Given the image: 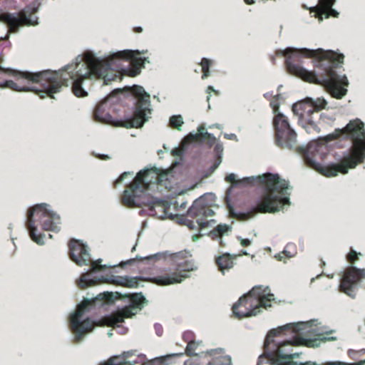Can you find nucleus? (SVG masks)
Wrapping results in <instances>:
<instances>
[{"label":"nucleus","mask_w":365,"mask_h":365,"mask_svg":"<svg viewBox=\"0 0 365 365\" xmlns=\"http://www.w3.org/2000/svg\"><path fill=\"white\" fill-rule=\"evenodd\" d=\"M276 144L282 149L295 150L303 153L305 163L319 171L326 177L336 176L339 173L346 174L349 168H354L365 158V130L364 124L359 119L351 120L344 128H336L325 137L327 142L336 140L342 135L353 142L350 154L342 158L337 164L322 166L319 162L322 160V146L314 143L308 145L306 150L297 146V133L291 128L287 118L282 113H277L274 118Z\"/></svg>","instance_id":"nucleus-1"},{"label":"nucleus","mask_w":365,"mask_h":365,"mask_svg":"<svg viewBox=\"0 0 365 365\" xmlns=\"http://www.w3.org/2000/svg\"><path fill=\"white\" fill-rule=\"evenodd\" d=\"M278 52L286 57L285 64L289 73L304 81L324 86L335 98L341 99L346 94L347 90L341 86H348L347 78L337 72L344 63V54L322 48H288Z\"/></svg>","instance_id":"nucleus-2"},{"label":"nucleus","mask_w":365,"mask_h":365,"mask_svg":"<svg viewBox=\"0 0 365 365\" xmlns=\"http://www.w3.org/2000/svg\"><path fill=\"white\" fill-rule=\"evenodd\" d=\"M304 327L305 324L303 322L287 324L268 332L264 340V349L274 365H365V360L356 363L327 361L322 364L312 361H293L294 359L299 357V354L294 352L293 348L308 345L305 339L299 336Z\"/></svg>","instance_id":"nucleus-3"},{"label":"nucleus","mask_w":365,"mask_h":365,"mask_svg":"<svg viewBox=\"0 0 365 365\" xmlns=\"http://www.w3.org/2000/svg\"><path fill=\"white\" fill-rule=\"evenodd\" d=\"M243 181L248 184L260 185L263 190L255 207L247 212H238L235 215L239 220H248L259 212L273 213L279 211L284 205L289 204V194L287 192L289 182L280 178L277 174L268 173L256 178H244Z\"/></svg>","instance_id":"nucleus-4"},{"label":"nucleus","mask_w":365,"mask_h":365,"mask_svg":"<svg viewBox=\"0 0 365 365\" xmlns=\"http://www.w3.org/2000/svg\"><path fill=\"white\" fill-rule=\"evenodd\" d=\"M131 92L137 99L132 118L125 120H115L112 115L105 110V106L108 102L117 94L121 93L120 90H115L96 106L94 111L95 120L115 127L141 128L148 121L149 115L151 114L150 95L140 86H133L131 88Z\"/></svg>","instance_id":"nucleus-5"},{"label":"nucleus","mask_w":365,"mask_h":365,"mask_svg":"<svg viewBox=\"0 0 365 365\" xmlns=\"http://www.w3.org/2000/svg\"><path fill=\"white\" fill-rule=\"evenodd\" d=\"M90 303L89 301H84L78 305L75 312L70 316L69 327L74 334V342L78 343L83 340L84 336L91 332L95 327H113L124 321L125 318L132 317L135 314L136 309L130 305L124 307L121 311L115 312L111 315L103 317L98 322L91 319L89 317L81 322V317L86 307Z\"/></svg>","instance_id":"nucleus-6"},{"label":"nucleus","mask_w":365,"mask_h":365,"mask_svg":"<svg viewBox=\"0 0 365 365\" xmlns=\"http://www.w3.org/2000/svg\"><path fill=\"white\" fill-rule=\"evenodd\" d=\"M36 222L44 230L58 232L60 230L61 218L58 215L49 210L46 204L36 205L29 209L26 226L29 230L30 237L36 243L43 245L44 235H37Z\"/></svg>","instance_id":"nucleus-7"},{"label":"nucleus","mask_w":365,"mask_h":365,"mask_svg":"<svg viewBox=\"0 0 365 365\" xmlns=\"http://www.w3.org/2000/svg\"><path fill=\"white\" fill-rule=\"evenodd\" d=\"M266 292L267 289H262V286L254 287L232 306L233 314L238 319H242L257 315L261 308L270 307L271 302L274 300V294Z\"/></svg>","instance_id":"nucleus-8"},{"label":"nucleus","mask_w":365,"mask_h":365,"mask_svg":"<svg viewBox=\"0 0 365 365\" xmlns=\"http://www.w3.org/2000/svg\"><path fill=\"white\" fill-rule=\"evenodd\" d=\"M327 104V102L324 98H318L313 101L307 98L294 103L292 106V111L298 117L299 124L308 133H319V124L322 117L320 111L325 108Z\"/></svg>","instance_id":"nucleus-9"},{"label":"nucleus","mask_w":365,"mask_h":365,"mask_svg":"<svg viewBox=\"0 0 365 365\" xmlns=\"http://www.w3.org/2000/svg\"><path fill=\"white\" fill-rule=\"evenodd\" d=\"M159 170L157 168L141 170L136 175L128 189L123 191L121 202L128 207H140L138 198L149 188L151 184H158Z\"/></svg>","instance_id":"nucleus-10"},{"label":"nucleus","mask_w":365,"mask_h":365,"mask_svg":"<svg viewBox=\"0 0 365 365\" xmlns=\"http://www.w3.org/2000/svg\"><path fill=\"white\" fill-rule=\"evenodd\" d=\"M191 255L189 252L182 251L175 253L172 259L175 262V267L165 271L160 275L152 277L150 281L160 286H166L182 282L188 277L187 272L195 270L194 262L189 257Z\"/></svg>","instance_id":"nucleus-11"},{"label":"nucleus","mask_w":365,"mask_h":365,"mask_svg":"<svg viewBox=\"0 0 365 365\" xmlns=\"http://www.w3.org/2000/svg\"><path fill=\"white\" fill-rule=\"evenodd\" d=\"M38 6L34 4H29L19 13H8L4 15V21L7 24L9 33H16L21 26H36L38 17L35 15Z\"/></svg>","instance_id":"nucleus-12"},{"label":"nucleus","mask_w":365,"mask_h":365,"mask_svg":"<svg viewBox=\"0 0 365 365\" xmlns=\"http://www.w3.org/2000/svg\"><path fill=\"white\" fill-rule=\"evenodd\" d=\"M212 215H214V211L210 207L203 205L201 200H195L187 211V216L192 218L188 221L187 226L192 230L197 228L201 232L215 223L214 220H207L208 217Z\"/></svg>","instance_id":"nucleus-13"},{"label":"nucleus","mask_w":365,"mask_h":365,"mask_svg":"<svg viewBox=\"0 0 365 365\" xmlns=\"http://www.w3.org/2000/svg\"><path fill=\"white\" fill-rule=\"evenodd\" d=\"M140 53L138 51H133L130 50H124L118 51L111 54L106 59L101 61L103 63H107L108 66V74L113 70L115 67H118V63L120 61H130V65L133 67V69L130 71V76H135L140 73V68L143 66L145 58H143L139 56Z\"/></svg>","instance_id":"nucleus-14"},{"label":"nucleus","mask_w":365,"mask_h":365,"mask_svg":"<svg viewBox=\"0 0 365 365\" xmlns=\"http://www.w3.org/2000/svg\"><path fill=\"white\" fill-rule=\"evenodd\" d=\"M70 258L79 266L91 267V271H102L106 266L101 265V260L93 262L88 252V246L81 240L71 239L68 243Z\"/></svg>","instance_id":"nucleus-15"},{"label":"nucleus","mask_w":365,"mask_h":365,"mask_svg":"<svg viewBox=\"0 0 365 365\" xmlns=\"http://www.w3.org/2000/svg\"><path fill=\"white\" fill-rule=\"evenodd\" d=\"M364 279L365 269H359L354 266H349L342 273L339 290L351 298H354L360 282Z\"/></svg>","instance_id":"nucleus-16"},{"label":"nucleus","mask_w":365,"mask_h":365,"mask_svg":"<svg viewBox=\"0 0 365 365\" xmlns=\"http://www.w3.org/2000/svg\"><path fill=\"white\" fill-rule=\"evenodd\" d=\"M207 353L211 356L212 365H232L231 356L226 354L224 349H210Z\"/></svg>","instance_id":"nucleus-17"},{"label":"nucleus","mask_w":365,"mask_h":365,"mask_svg":"<svg viewBox=\"0 0 365 365\" xmlns=\"http://www.w3.org/2000/svg\"><path fill=\"white\" fill-rule=\"evenodd\" d=\"M237 255H231L229 253H224L215 258V263L218 269L224 274L225 271H229L234 267V259Z\"/></svg>","instance_id":"nucleus-18"},{"label":"nucleus","mask_w":365,"mask_h":365,"mask_svg":"<svg viewBox=\"0 0 365 365\" xmlns=\"http://www.w3.org/2000/svg\"><path fill=\"white\" fill-rule=\"evenodd\" d=\"M158 184L170 191L176 184V180L171 171H163L159 173Z\"/></svg>","instance_id":"nucleus-19"},{"label":"nucleus","mask_w":365,"mask_h":365,"mask_svg":"<svg viewBox=\"0 0 365 365\" xmlns=\"http://www.w3.org/2000/svg\"><path fill=\"white\" fill-rule=\"evenodd\" d=\"M143 280V278L140 277L119 276L116 277L113 282L116 285L127 288H137L139 282Z\"/></svg>","instance_id":"nucleus-20"},{"label":"nucleus","mask_w":365,"mask_h":365,"mask_svg":"<svg viewBox=\"0 0 365 365\" xmlns=\"http://www.w3.org/2000/svg\"><path fill=\"white\" fill-rule=\"evenodd\" d=\"M150 212L155 215H157L158 211L163 212V215H167V210L169 208V205L167 202L161 200H153L147 204Z\"/></svg>","instance_id":"nucleus-21"},{"label":"nucleus","mask_w":365,"mask_h":365,"mask_svg":"<svg viewBox=\"0 0 365 365\" xmlns=\"http://www.w3.org/2000/svg\"><path fill=\"white\" fill-rule=\"evenodd\" d=\"M231 230V226L227 224H220L210 232L209 236L213 240L222 238V236L227 235Z\"/></svg>","instance_id":"nucleus-22"},{"label":"nucleus","mask_w":365,"mask_h":365,"mask_svg":"<svg viewBox=\"0 0 365 365\" xmlns=\"http://www.w3.org/2000/svg\"><path fill=\"white\" fill-rule=\"evenodd\" d=\"M130 306L134 309H142L143 304L147 302L146 299L142 293H135L130 297Z\"/></svg>","instance_id":"nucleus-23"},{"label":"nucleus","mask_w":365,"mask_h":365,"mask_svg":"<svg viewBox=\"0 0 365 365\" xmlns=\"http://www.w3.org/2000/svg\"><path fill=\"white\" fill-rule=\"evenodd\" d=\"M205 128L200 127L198 129L199 133L196 135H190L187 138H199L202 140H207L210 145L215 142V138L207 131L204 132Z\"/></svg>","instance_id":"nucleus-24"},{"label":"nucleus","mask_w":365,"mask_h":365,"mask_svg":"<svg viewBox=\"0 0 365 365\" xmlns=\"http://www.w3.org/2000/svg\"><path fill=\"white\" fill-rule=\"evenodd\" d=\"M317 9V16L319 18L320 21L323 19V17L329 18V16L338 17L339 13L333 9L331 7L327 9L325 8H316Z\"/></svg>","instance_id":"nucleus-25"},{"label":"nucleus","mask_w":365,"mask_h":365,"mask_svg":"<svg viewBox=\"0 0 365 365\" xmlns=\"http://www.w3.org/2000/svg\"><path fill=\"white\" fill-rule=\"evenodd\" d=\"M212 61L208 58H202L200 62L202 67V78L205 79L210 76V67L212 65Z\"/></svg>","instance_id":"nucleus-26"},{"label":"nucleus","mask_w":365,"mask_h":365,"mask_svg":"<svg viewBox=\"0 0 365 365\" xmlns=\"http://www.w3.org/2000/svg\"><path fill=\"white\" fill-rule=\"evenodd\" d=\"M165 256L163 253H157V254H154V255H150V256H147V257H136L134 259H129L128 261H127V264H132L134 261L135 260H138V261H143V260H148V261H150V260H152V261H157V260H159L162 258H164Z\"/></svg>","instance_id":"nucleus-27"},{"label":"nucleus","mask_w":365,"mask_h":365,"mask_svg":"<svg viewBox=\"0 0 365 365\" xmlns=\"http://www.w3.org/2000/svg\"><path fill=\"white\" fill-rule=\"evenodd\" d=\"M169 124L171 128L180 130L183 124L182 117L180 115L171 116Z\"/></svg>","instance_id":"nucleus-28"},{"label":"nucleus","mask_w":365,"mask_h":365,"mask_svg":"<svg viewBox=\"0 0 365 365\" xmlns=\"http://www.w3.org/2000/svg\"><path fill=\"white\" fill-rule=\"evenodd\" d=\"M9 34H6L4 37L0 38V63L3 61L4 55L2 53L4 48H9L11 43L9 40Z\"/></svg>","instance_id":"nucleus-29"},{"label":"nucleus","mask_w":365,"mask_h":365,"mask_svg":"<svg viewBox=\"0 0 365 365\" xmlns=\"http://www.w3.org/2000/svg\"><path fill=\"white\" fill-rule=\"evenodd\" d=\"M361 255V252H357L351 248L349 252L346 255V259L350 264H354L357 260H359V256Z\"/></svg>","instance_id":"nucleus-30"},{"label":"nucleus","mask_w":365,"mask_h":365,"mask_svg":"<svg viewBox=\"0 0 365 365\" xmlns=\"http://www.w3.org/2000/svg\"><path fill=\"white\" fill-rule=\"evenodd\" d=\"M96 283L93 280H89L88 279V274H83L81 278L78 283V285L81 288L85 289L88 287L95 285Z\"/></svg>","instance_id":"nucleus-31"},{"label":"nucleus","mask_w":365,"mask_h":365,"mask_svg":"<svg viewBox=\"0 0 365 365\" xmlns=\"http://www.w3.org/2000/svg\"><path fill=\"white\" fill-rule=\"evenodd\" d=\"M197 346V344L195 341H190L187 343L185 352L188 356L195 355V351Z\"/></svg>","instance_id":"nucleus-32"},{"label":"nucleus","mask_w":365,"mask_h":365,"mask_svg":"<svg viewBox=\"0 0 365 365\" xmlns=\"http://www.w3.org/2000/svg\"><path fill=\"white\" fill-rule=\"evenodd\" d=\"M101 294L99 295V297H101ZM101 299L104 301L106 303H112L114 302L115 298H114L113 293L105 292V293L102 294V297Z\"/></svg>","instance_id":"nucleus-33"},{"label":"nucleus","mask_w":365,"mask_h":365,"mask_svg":"<svg viewBox=\"0 0 365 365\" xmlns=\"http://www.w3.org/2000/svg\"><path fill=\"white\" fill-rule=\"evenodd\" d=\"M319 5L317 8H325L327 7V9L332 7L334 5L335 0H319Z\"/></svg>","instance_id":"nucleus-34"},{"label":"nucleus","mask_w":365,"mask_h":365,"mask_svg":"<svg viewBox=\"0 0 365 365\" xmlns=\"http://www.w3.org/2000/svg\"><path fill=\"white\" fill-rule=\"evenodd\" d=\"M364 353L365 349H361L360 351L349 350L348 351L349 356L352 359H356L358 354H364Z\"/></svg>","instance_id":"nucleus-35"},{"label":"nucleus","mask_w":365,"mask_h":365,"mask_svg":"<svg viewBox=\"0 0 365 365\" xmlns=\"http://www.w3.org/2000/svg\"><path fill=\"white\" fill-rule=\"evenodd\" d=\"M135 351H128L123 352L120 356L124 359V361H130L129 358L135 354Z\"/></svg>","instance_id":"nucleus-36"},{"label":"nucleus","mask_w":365,"mask_h":365,"mask_svg":"<svg viewBox=\"0 0 365 365\" xmlns=\"http://www.w3.org/2000/svg\"><path fill=\"white\" fill-rule=\"evenodd\" d=\"M129 175H130V173L128 172H124L122 173L120 177L115 181L114 186L116 187L118 184L121 183L123 180Z\"/></svg>","instance_id":"nucleus-37"},{"label":"nucleus","mask_w":365,"mask_h":365,"mask_svg":"<svg viewBox=\"0 0 365 365\" xmlns=\"http://www.w3.org/2000/svg\"><path fill=\"white\" fill-rule=\"evenodd\" d=\"M225 180L228 182L235 183L236 182L235 175L233 173H230V174L227 175L225 177Z\"/></svg>","instance_id":"nucleus-38"},{"label":"nucleus","mask_w":365,"mask_h":365,"mask_svg":"<svg viewBox=\"0 0 365 365\" xmlns=\"http://www.w3.org/2000/svg\"><path fill=\"white\" fill-rule=\"evenodd\" d=\"M154 327H155V330L157 335L159 336H162V334L163 333V327L159 324H155Z\"/></svg>","instance_id":"nucleus-39"},{"label":"nucleus","mask_w":365,"mask_h":365,"mask_svg":"<svg viewBox=\"0 0 365 365\" xmlns=\"http://www.w3.org/2000/svg\"><path fill=\"white\" fill-rule=\"evenodd\" d=\"M240 240V244L242 247H248L251 245V241L249 239H242L241 237H238Z\"/></svg>","instance_id":"nucleus-40"},{"label":"nucleus","mask_w":365,"mask_h":365,"mask_svg":"<svg viewBox=\"0 0 365 365\" xmlns=\"http://www.w3.org/2000/svg\"><path fill=\"white\" fill-rule=\"evenodd\" d=\"M292 247H293L292 245H287L285 247V250L283 252V253L285 254L287 257H292L294 256V253L292 254V253H290V251H288V249L291 248Z\"/></svg>","instance_id":"nucleus-41"},{"label":"nucleus","mask_w":365,"mask_h":365,"mask_svg":"<svg viewBox=\"0 0 365 365\" xmlns=\"http://www.w3.org/2000/svg\"><path fill=\"white\" fill-rule=\"evenodd\" d=\"M84 301H87V299H84V300H83L81 304H82L83 302H84ZM89 302H90V303H89V304L86 307V308L84 309V312H83V314L82 317H81V322H83V321H84V320H86V319H87V318H86V319H83V316H84V314H85V312H86V309H88V307L89 306H91V305L93 304V302H95V300H93V301L89 300Z\"/></svg>","instance_id":"nucleus-42"},{"label":"nucleus","mask_w":365,"mask_h":365,"mask_svg":"<svg viewBox=\"0 0 365 365\" xmlns=\"http://www.w3.org/2000/svg\"><path fill=\"white\" fill-rule=\"evenodd\" d=\"M98 158L101 160H106L110 159V157L108 155H98Z\"/></svg>","instance_id":"nucleus-43"},{"label":"nucleus","mask_w":365,"mask_h":365,"mask_svg":"<svg viewBox=\"0 0 365 365\" xmlns=\"http://www.w3.org/2000/svg\"><path fill=\"white\" fill-rule=\"evenodd\" d=\"M133 31L135 33H141L143 31V28L140 26L134 27Z\"/></svg>","instance_id":"nucleus-44"},{"label":"nucleus","mask_w":365,"mask_h":365,"mask_svg":"<svg viewBox=\"0 0 365 365\" xmlns=\"http://www.w3.org/2000/svg\"><path fill=\"white\" fill-rule=\"evenodd\" d=\"M245 4H253L255 3V0H244Z\"/></svg>","instance_id":"nucleus-45"},{"label":"nucleus","mask_w":365,"mask_h":365,"mask_svg":"<svg viewBox=\"0 0 365 365\" xmlns=\"http://www.w3.org/2000/svg\"><path fill=\"white\" fill-rule=\"evenodd\" d=\"M213 91V92H215V93H217V92L214 89V88H213L212 86H209L207 87V91Z\"/></svg>","instance_id":"nucleus-46"},{"label":"nucleus","mask_w":365,"mask_h":365,"mask_svg":"<svg viewBox=\"0 0 365 365\" xmlns=\"http://www.w3.org/2000/svg\"><path fill=\"white\" fill-rule=\"evenodd\" d=\"M271 105L272 106L274 112H276L278 110V108H279V106L278 105L273 106L272 103H271Z\"/></svg>","instance_id":"nucleus-47"},{"label":"nucleus","mask_w":365,"mask_h":365,"mask_svg":"<svg viewBox=\"0 0 365 365\" xmlns=\"http://www.w3.org/2000/svg\"><path fill=\"white\" fill-rule=\"evenodd\" d=\"M220 163V162H219V163H215L213 165V166H212V169H213V170L216 169V168L218 167V165H219Z\"/></svg>","instance_id":"nucleus-48"},{"label":"nucleus","mask_w":365,"mask_h":365,"mask_svg":"<svg viewBox=\"0 0 365 365\" xmlns=\"http://www.w3.org/2000/svg\"><path fill=\"white\" fill-rule=\"evenodd\" d=\"M172 153L173 155H178V150L177 149H175L172 151Z\"/></svg>","instance_id":"nucleus-49"},{"label":"nucleus","mask_w":365,"mask_h":365,"mask_svg":"<svg viewBox=\"0 0 365 365\" xmlns=\"http://www.w3.org/2000/svg\"><path fill=\"white\" fill-rule=\"evenodd\" d=\"M220 245L221 247H225V244L223 242V241L222 240H220Z\"/></svg>","instance_id":"nucleus-50"},{"label":"nucleus","mask_w":365,"mask_h":365,"mask_svg":"<svg viewBox=\"0 0 365 365\" xmlns=\"http://www.w3.org/2000/svg\"><path fill=\"white\" fill-rule=\"evenodd\" d=\"M236 138V135L235 134H232L231 135H230L229 139H232V138Z\"/></svg>","instance_id":"nucleus-51"},{"label":"nucleus","mask_w":365,"mask_h":365,"mask_svg":"<svg viewBox=\"0 0 365 365\" xmlns=\"http://www.w3.org/2000/svg\"><path fill=\"white\" fill-rule=\"evenodd\" d=\"M335 339H336L335 337H331V338L329 339V340H335Z\"/></svg>","instance_id":"nucleus-52"},{"label":"nucleus","mask_w":365,"mask_h":365,"mask_svg":"<svg viewBox=\"0 0 365 365\" xmlns=\"http://www.w3.org/2000/svg\"><path fill=\"white\" fill-rule=\"evenodd\" d=\"M135 250V246H134V247L132 248V252H133Z\"/></svg>","instance_id":"nucleus-53"},{"label":"nucleus","mask_w":365,"mask_h":365,"mask_svg":"<svg viewBox=\"0 0 365 365\" xmlns=\"http://www.w3.org/2000/svg\"><path fill=\"white\" fill-rule=\"evenodd\" d=\"M207 365H212V364H211V361H209Z\"/></svg>","instance_id":"nucleus-54"},{"label":"nucleus","mask_w":365,"mask_h":365,"mask_svg":"<svg viewBox=\"0 0 365 365\" xmlns=\"http://www.w3.org/2000/svg\"><path fill=\"white\" fill-rule=\"evenodd\" d=\"M242 253H243V255H247L245 251H243Z\"/></svg>","instance_id":"nucleus-55"},{"label":"nucleus","mask_w":365,"mask_h":365,"mask_svg":"<svg viewBox=\"0 0 365 365\" xmlns=\"http://www.w3.org/2000/svg\"><path fill=\"white\" fill-rule=\"evenodd\" d=\"M278 259H279V260H282V257H281L280 255H279V258Z\"/></svg>","instance_id":"nucleus-56"}]
</instances>
